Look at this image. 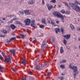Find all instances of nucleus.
<instances>
[{
    "label": "nucleus",
    "mask_w": 80,
    "mask_h": 80,
    "mask_svg": "<svg viewBox=\"0 0 80 80\" xmlns=\"http://www.w3.org/2000/svg\"><path fill=\"white\" fill-rule=\"evenodd\" d=\"M24 22L25 23L26 25H29L30 23V22H31V20L30 19L27 18L24 20Z\"/></svg>",
    "instance_id": "20e7f679"
},
{
    "label": "nucleus",
    "mask_w": 80,
    "mask_h": 80,
    "mask_svg": "<svg viewBox=\"0 0 80 80\" xmlns=\"http://www.w3.org/2000/svg\"><path fill=\"white\" fill-rule=\"evenodd\" d=\"M45 26L43 25H41L40 26V28H44Z\"/></svg>",
    "instance_id": "ea45409f"
},
{
    "label": "nucleus",
    "mask_w": 80,
    "mask_h": 80,
    "mask_svg": "<svg viewBox=\"0 0 80 80\" xmlns=\"http://www.w3.org/2000/svg\"><path fill=\"white\" fill-rule=\"evenodd\" d=\"M2 37H3V38H5V37H6V36L5 35H2Z\"/></svg>",
    "instance_id": "3c124183"
},
{
    "label": "nucleus",
    "mask_w": 80,
    "mask_h": 80,
    "mask_svg": "<svg viewBox=\"0 0 80 80\" xmlns=\"http://www.w3.org/2000/svg\"><path fill=\"white\" fill-rule=\"evenodd\" d=\"M12 58H10V57L8 58H6L5 57V59L4 60V62H6V61H7L9 63H11V59Z\"/></svg>",
    "instance_id": "39448f33"
},
{
    "label": "nucleus",
    "mask_w": 80,
    "mask_h": 80,
    "mask_svg": "<svg viewBox=\"0 0 80 80\" xmlns=\"http://www.w3.org/2000/svg\"><path fill=\"white\" fill-rule=\"evenodd\" d=\"M55 29L56 30H57V31H58V32H59L60 31V29L58 28H56Z\"/></svg>",
    "instance_id": "f704fd0d"
},
{
    "label": "nucleus",
    "mask_w": 80,
    "mask_h": 80,
    "mask_svg": "<svg viewBox=\"0 0 80 80\" xmlns=\"http://www.w3.org/2000/svg\"><path fill=\"white\" fill-rule=\"evenodd\" d=\"M19 13L21 15H23V14H24V12L20 11L19 12Z\"/></svg>",
    "instance_id": "72a5a7b5"
},
{
    "label": "nucleus",
    "mask_w": 80,
    "mask_h": 80,
    "mask_svg": "<svg viewBox=\"0 0 80 80\" xmlns=\"http://www.w3.org/2000/svg\"><path fill=\"white\" fill-rule=\"evenodd\" d=\"M47 20L48 23L50 24L51 23H52V19H50V18H48Z\"/></svg>",
    "instance_id": "dca6fc26"
},
{
    "label": "nucleus",
    "mask_w": 80,
    "mask_h": 80,
    "mask_svg": "<svg viewBox=\"0 0 80 80\" xmlns=\"http://www.w3.org/2000/svg\"><path fill=\"white\" fill-rule=\"evenodd\" d=\"M63 42L64 45H66V44H67V41H66V40L64 39L63 41Z\"/></svg>",
    "instance_id": "7c9ffc66"
},
{
    "label": "nucleus",
    "mask_w": 80,
    "mask_h": 80,
    "mask_svg": "<svg viewBox=\"0 0 80 80\" xmlns=\"http://www.w3.org/2000/svg\"><path fill=\"white\" fill-rule=\"evenodd\" d=\"M2 18L3 20H6V18Z\"/></svg>",
    "instance_id": "603ef678"
},
{
    "label": "nucleus",
    "mask_w": 80,
    "mask_h": 80,
    "mask_svg": "<svg viewBox=\"0 0 80 80\" xmlns=\"http://www.w3.org/2000/svg\"><path fill=\"white\" fill-rule=\"evenodd\" d=\"M59 78H60L61 80H63V79H64V78H63V77L60 76L59 77Z\"/></svg>",
    "instance_id": "c756f323"
},
{
    "label": "nucleus",
    "mask_w": 80,
    "mask_h": 80,
    "mask_svg": "<svg viewBox=\"0 0 80 80\" xmlns=\"http://www.w3.org/2000/svg\"><path fill=\"white\" fill-rule=\"evenodd\" d=\"M54 41H55V39L53 38H51L50 39V42L52 43L53 42H54Z\"/></svg>",
    "instance_id": "412c9836"
},
{
    "label": "nucleus",
    "mask_w": 80,
    "mask_h": 80,
    "mask_svg": "<svg viewBox=\"0 0 80 80\" xmlns=\"http://www.w3.org/2000/svg\"><path fill=\"white\" fill-rule=\"evenodd\" d=\"M64 37L66 39H69L70 38V35H66L64 36Z\"/></svg>",
    "instance_id": "f8f14e48"
},
{
    "label": "nucleus",
    "mask_w": 80,
    "mask_h": 80,
    "mask_svg": "<svg viewBox=\"0 0 80 80\" xmlns=\"http://www.w3.org/2000/svg\"><path fill=\"white\" fill-rule=\"evenodd\" d=\"M16 23L17 24H19V25H22V23L20 22H19V21H17L16 22Z\"/></svg>",
    "instance_id": "b1692460"
},
{
    "label": "nucleus",
    "mask_w": 80,
    "mask_h": 80,
    "mask_svg": "<svg viewBox=\"0 0 80 80\" xmlns=\"http://www.w3.org/2000/svg\"><path fill=\"white\" fill-rule=\"evenodd\" d=\"M64 30H65V28L63 27H62L61 28V31L62 32V34H63L65 32H64Z\"/></svg>",
    "instance_id": "ddd939ff"
},
{
    "label": "nucleus",
    "mask_w": 80,
    "mask_h": 80,
    "mask_svg": "<svg viewBox=\"0 0 80 80\" xmlns=\"http://www.w3.org/2000/svg\"><path fill=\"white\" fill-rule=\"evenodd\" d=\"M53 15L55 16H57L58 18H60L61 19V21L62 22L64 23V17L60 14V13L58 12H55L53 13Z\"/></svg>",
    "instance_id": "f03ea898"
},
{
    "label": "nucleus",
    "mask_w": 80,
    "mask_h": 80,
    "mask_svg": "<svg viewBox=\"0 0 80 80\" xmlns=\"http://www.w3.org/2000/svg\"><path fill=\"white\" fill-rule=\"evenodd\" d=\"M31 26L32 27H33V28H37V27L36 26L35 23H31Z\"/></svg>",
    "instance_id": "9b49d317"
},
{
    "label": "nucleus",
    "mask_w": 80,
    "mask_h": 80,
    "mask_svg": "<svg viewBox=\"0 0 80 80\" xmlns=\"http://www.w3.org/2000/svg\"><path fill=\"white\" fill-rule=\"evenodd\" d=\"M69 67L70 68H71V69H72V70H73V75L74 78H75V76L76 75H78V70H77V67L74 66H71V64L69 65Z\"/></svg>",
    "instance_id": "f257e3e1"
},
{
    "label": "nucleus",
    "mask_w": 80,
    "mask_h": 80,
    "mask_svg": "<svg viewBox=\"0 0 80 80\" xmlns=\"http://www.w3.org/2000/svg\"><path fill=\"white\" fill-rule=\"evenodd\" d=\"M67 48L68 50H70V48L68 47H67Z\"/></svg>",
    "instance_id": "680f3d73"
},
{
    "label": "nucleus",
    "mask_w": 80,
    "mask_h": 80,
    "mask_svg": "<svg viewBox=\"0 0 80 80\" xmlns=\"http://www.w3.org/2000/svg\"><path fill=\"white\" fill-rule=\"evenodd\" d=\"M42 5H44V4H45V2H44V0H42Z\"/></svg>",
    "instance_id": "4c0bfd02"
},
{
    "label": "nucleus",
    "mask_w": 80,
    "mask_h": 80,
    "mask_svg": "<svg viewBox=\"0 0 80 80\" xmlns=\"http://www.w3.org/2000/svg\"><path fill=\"white\" fill-rule=\"evenodd\" d=\"M33 72H32L30 71V72H29V74H32Z\"/></svg>",
    "instance_id": "e2e57ef3"
},
{
    "label": "nucleus",
    "mask_w": 80,
    "mask_h": 80,
    "mask_svg": "<svg viewBox=\"0 0 80 80\" xmlns=\"http://www.w3.org/2000/svg\"><path fill=\"white\" fill-rule=\"evenodd\" d=\"M7 43H10V40L9 41H7Z\"/></svg>",
    "instance_id": "4d7b16f0"
},
{
    "label": "nucleus",
    "mask_w": 80,
    "mask_h": 80,
    "mask_svg": "<svg viewBox=\"0 0 80 80\" xmlns=\"http://www.w3.org/2000/svg\"><path fill=\"white\" fill-rule=\"evenodd\" d=\"M61 12L62 13L64 14V13H65V10L62 9L61 10Z\"/></svg>",
    "instance_id": "cd10ccee"
},
{
    "label": "nucleus",
    "mask_w": 80,
    "mask_h": 80,
    "mask_svg": "<svg viewBox=\"0 0 80 80\" xmlns=\"http://www.w3.org/2000/svg\"><path fill=\"white\" fill-rule=\"evenodd\" d=\"M26 62V60L25 59H24L22 60V64H24Z\"/></svg>",
    "instance_id": "393cba45"
},
{
    "label": "nucleus",
    "mask_w": 80,
    "mask_h": 80,
    "mask_svg": "<svg viewBox=\"0 0 80 80\" xmlns=\"http://www.w3.org/2000/svg\"><path fill=\"white\" fill-rule=\"evenodd\" d=\"M75 3L76 4H78L79 3V2H78V1H75Z\"/></svg>",
    "instance_id": "37998d69"
},
{
    "label": "nucleus",
    "mask_w": 80,
    "mask_h": 80,
    "mask_svg": "<svg viewBox=\"0 0 80 80\" xmlns=\"http://www.w3.org/2000/svg\"><path fill=\"white\" fill-rule=\"evenodd\" d=\"M46 75H47V76L48 77H50V74L48 73H47Z\"/></svg>",
    "instance_id": "58836bf2"
},
{
    "label": "nucleus",
    "mask_w": 80,
    "mask_h": 80,
    "mask_svg": "<svg viewBox=\"0 0 80 80\" xmlns=\"http://www.w3.org/2000/svg\"><path fill=\"white\" fill-rule=\"evenodd\" d=\"M78 49H79V50H80V45L79 46Z\"/></svg>",
    "instance_id": "338daca9"
},
{
    "label": "nucleus",
    "mask_w": 80,
    "mask_h": 80,
    "mask_svg": "<svg viewBox=\"0 0 80 80\" xmlns=\"http://www.w3.org/2000/svg\"><path fill=\"white\" fill-rule=\"evenodd\" d=\"M24 12L26 15H30V10H25L24 11Z\"/></svg>",
    "instance_id": "0eeeda50"
},
{
    "label": "nucleus",
    "mask_w": 80,
    "mask_h": 80,
    "mask_svg": "<svg viewBox=\"0 0 80 80\" xmlns=\"http://www.w3.org/2000/svg\"><path fill=\"white\" fill-rule=\"evenodd\" d=\"M13 21V19H12L10 21H9L8 22V23H12V22Z\"/></svg>",
    "instance_id": "c9c22d12"
},
{
    "label": "nucleus",
    "mask_w": 80,
    "mask_h": 80,
    "mask_svg": "<svg viewBox=\"0 0 80 80\" xmlns=\"http://www.w3.org/2000/svg\"><path fill=\"white\" fill-rule=\"evenodd\" d=\"M11 69H12V70L14 72H15V70H14V69H13V68H11Z\"/></svg>",
    "instance_id": "864d4df0"
},
{
    "label": "nucleus",
    "mask_w": 80,
    "mask_h": 80,
    "mask_svg": "<svg viewBox=\"0 0 80 80\" xmlns=\"http://www.w3.org/2000/svg\"><path fill=\"white\" fill-rule=\"evenodd\" d=\"M2 54L3 55V56H4L5 55V54L4 52H2Z\"/></svg>",
    "instance_id": "79ce46f5"
},
{
    "label": "nucleus",
    "mask_w": 80,
    "mask_h": 80,
    "mask_svg": "<svg viewBox=\"0 0 80 80\" xmlns=\"http://www.w3.org/2000/svg\"><path fill=\"white\" fill-rule=\"evenodd\" d=\"M15 39V38H11L10 39V42H12V41H13V40H14Z\"/></svg>",
    "instance_id": "473e14b6"
},
{
    "label": "nucleus",
    "mask_w": 80,
    "mask_h": 80,
    "mask_svg": "<svg viewBox=\"0 0 80 80\" xmlns=\"http://www.w3.org/2000/svg\"><path fill=\"white\" fill-rule=\"evenodd\" d=\"M24 32H28V31H27V30H24Z\"/></svg>",
    "instance_id": "052dcab7"
},
{
    "label": "nucleus",
    "mask_w": 80,
    "mask_h": 80,
    "mask_svg": "<svg viewBox=\"0 0 80 80\" xmlns=\"http://www.w3.org/2000/svg\"><path fill=\"white\" fill-rule=\"evenodd\" d=\"M35 22L34 20H32L31 23H35Z\"/></svg>",
    "instance_id": "de8ad7c7"
},
{
    "label": "nucleus",
    "mask_w": 80,
    "mask_h": 80,
    "mask_svg": "<svg viewBox=\"0 0 80 80\" xmlns=\"http://www.w3.org/2000/svg\"><path fill=\"white\" fill-rule=\"evenodd\" d=\"M64 3L65 4V5L67 7H68V8H69V6H68V3H67V2H65Z\"/></svg>",
    "instance_id": "a878e982"
},
{
    "label": "nucleus",
    "mask_w": 80,
    "mask_h": 80,
    "mask_svg": "<svg viewBox=\"0 0 80 80\" xmlns=\"http://www.w3.org/2000/svg\"><path fill=\"white\" fill-rule=\"evenodd\" d=\"M59 22H59V21H56V23H59Z\"/></svg>",
    "instance_id": "5fc2aeb1"
},
{
    "label": "nucleus",
    "mask_w": 80,
    "mask_h": 80,
    "mask_svg": "<svg viewBox=\"0 0 80 80\" xmlns=\"http://www.w3.org/2000/svg\"><path fill=\"white\" fill-rule=\"evenodd\" d=\"M29 78L30 80H34V77L32 76H29Z\"/></svg>",
    "instance_id": "c85d7f7f"
},
{
    "label": "nucleus",
    "mask_w": 80,
    "mask_h": 80,
    "mask_svg": "<svg viewBox=\"0 0 80 80\" xmlns=\"http://www.w3.org/2000/svg\"><path fill=\"white\" fill-rule=\"evenodd\" d=\"M60 52L61 53H62L63 52V47H61L60 49Z\"/></svg>",
    "instance_id": "aec40b11"
},
{
    "label": "nucleus",
    "mask_w": 80,
    "mask_h": 80,
    "mask_svg": "<svg viewBox=\"0 0 80 80\" xmlns=\"http://www.w3.org/2000/svg\"><path fill=\"white\" fill-rule=\"evenodd\" d=\"M46 21V19H42V23H44V24H46V22H45Z\"/></svg>",
    "instance_id": "4be33fe9"
},
{
    "label": "nucleus",
    "mask_w": 80,
    "mask_h": 80,
    "mask_svg": "<svg viewBox=\"0 0 80 80\" xmlns=\"http://www.w3.org/2000/svg\"><path fill=\"white\" fill-rule=\"evenodd\" d=\"M47 6L49 10H50L51 9L53 8V6L52 5H51L47 4Z\"/></svg>",
    "instance_id": "6e6552de"
},
{
    "label": "nucleus",
    "mask_w": 80,
    "mask_h": 80,
    "mask_svg": "<svg viewBox=\"0 0 80 80\" xmlns=\"http://www.w3.org/2000/svg\"><path fill=\"white\" fill-rule=\"evenodd\" d=\"M78 40L79 41H80V37L79 38V39H78Z\"/></svg>",
    "instance_id": "774afa93"
},
{
    "label": "nucleus",
    "mask_w": 80,
    "mask_h": 80,
    "mask_svg": "<svg viewBox=\"0 0 80 80\" xmlns=\"http://www.w3.org/2000/svg\"><path fill=\"white\" fill-rule=\"evenodd\" d=\"M60 67L61 68H62V69H63V68H65V66L63 65H61Z\"/></svg>",
    "instance_id": "bb28decb"
},
{
    "label": "nucleus",
    "mask_w": 80,
    "mask_h": 80,
    "mask_svg": "<svg viewBox=\"0 0 80 80\" xmlns=\"http://www.w3.org/2000/svg\"><path fill=\"white\" fill-rule=\"evenodd\" d=\"M55 32H56V33H58V31H57V30H56V31Z\"/></svg>",
    "instance_id": "0e129e2a"
},
{
    "label": "nucleus",
    "mask_w": 80,
    "mask_h": 80,
    "mask_svg": "<svg viewBox=\"0 0 80 80\" xmlns=\"http://www.w3.org/2000/svg\"><path fill=\"white\" fill-rule=\"evenodd\" d=\"M50 24H52L53 27H56L57 26V25L55 24V22L52 21V22L51 23H50Z\"/></svg>",
    "instance_id": "6ab92c4d"
},
{
    "label": "nucleus",
    "mask_w": 80,
    "mask_h": 80,
    "mask_svg": "<svg viewBox=\"0 0 80 80\" xmlns=\"http://www.w3.org/2000/svg\"><path fill=\"white\" fill-rule=\"evenodd\" d=\"M3 33H7V31H6V30H3Z\"/></svg>",
    "instance_id": "49530a36"
},
{
    "label": "nucleus",
    "mask_w": 80,
    "mask_h": 80,
    "mask_svg": "<svg viewBox=\"0 0 80 80\" xmlns=\"http://www.w3.org/2000/svg\"><path fill=\"white\" fill-rule=\"evenodd\" d=\"M16 51V50L14 49H10L9 50V52H10L11 53H12V54H13V55H15V54Z\"/></svg>",
    "instance_id": "9d476101"
},
{
    "label": "nucleus",
    "mask_w": 80,
    "mask_h": 80,
    "mask_svg": "<svg viewBox=\"0 0 80 80\" xmlns=\"http://www.w3.org/2000/svg\"><path fill=\"white\" fill-rule=\"evenodd\" d=\"M13 16L12 15H8L7 17H13Z\"/></svg>",
    "instance_id": "c03bdc74"
},
{
    "label": "nucleus",
    "mask_w": 80,
    "mask_h": 80,
    "mask_svg": "<svg viewBox=\"0 0 80 80\" xmlns=\"http://www.w3.org/2000/svg\"><path fill=\"white\" fill-rule=\"evenodd\" d=\"M40 66L39 65H38L36 67V69L38 70H41L42 68H40Z\"/></svg>",
    "instance_id": "4468645a"
},
{
    "label": "nucleus",
    "mask_w": 80,
    "mask_h": 80,
    "mask_svg": "<svg viewBox=\"0 0 80 80\" xmlns=\"http://www.w3.org/2000/svg\"><path fill=\"white\" fill-rule=\"evenodd\" d=\"M74 48L75 49H77V48L76 47H74Z\"/></svg>",
    "instance_id": "69168bd1"
},
{
    "label": "nucleus",
    "mask_w": 80,
    "mask_h": 80,
    "mask_svg": "<svg viewBox=\"0 0 80 80\" xmlns=\"http://www.w3.org/2000/svg\"><path fill=\"white\" fill-rule=\"evenodd\" d=\"M77 30H78V31L80 32V27H78L77 28Z\"/></svg>",
    "instance_id": "a19ab883"
},
{
    "label": "nucleus",
    "mask_w": 80,
    "mask_h": 80,
    "mask_svg": "<svg viewBox=\"0 0 80 80\" xmlns=\"http://www.w3.org/2000/svg\"><path fill=\"white\" fill-rule=\"evenodd\" d=\"M66 62H67V60L64 59L62 60V61H61L60 63H65Z\"/></svg>",
    "instance_id": "5701e85b"
},
{
    "label": "nucleus",
    "mask_w": 80,
    "mask_h": 80,
    "mask_svg": "<svg viewBox=\"0 0 80 80\" xmlns=\"http://www.w3.org/2000/svg\"><path fill=\"white\" fill-rule=\"evenodd\" d=\"M10 27L12 28V30H15V28H17V26L12 24L10 25Z\"/></svg>",
    "instance_id": "423d86ee"
},
{
    "label": "nucleus",
    "mask_w": 80,
    "mask_h": 80,
    "mask_svg": "<svg viewBox=\"0 0 80 80\" xmlns=\"http://www.w3.org/2000/svg\"><path fill=\"white\" fill-rule=\"evenodd\" d=\"M28 3L30 5H32L35 3V1L34 0H30L28 1Z\"/></svg>",
    "instance_id": "1a4fd4ad"
},
{
    "label": "nucleus",
    "mask_w": 80,
    "mask_h": 80,
    "mask_svg": "<svg viewBox=\"0 0 80 80\" xmlns=\"http://www.w3.org/2000/svg\"><path fill=\"white\" fill-rule=\"evenodd\" d=\"M70 27L71 28L72 30H74L75 27H74V26H73V25L70 24Z\"/></svg>",
    "instance_id": "2eb2a0df"
},
{
    "label": "nucleus",
    "mask_w": 80,
    "mask_h": 80,
    "mask_svg": "<svg viewBox=\"0 0 80 80\" xmlns=\"http://www.w3.org/2000/svg\"><path fill=\"white\" fill-rule=\"evenodd\" d=\"M0 59H1V60L2 59V56H1L0 54Z\"/></svg>",
    "instance_id": "6e6d98bb"
},
{
    "label": "nucleus",
    "mask_w": 80,
    "mask_h": 80,
    "mask_svg": "<svg viewBox=\"0 0 80 80\" xmlns=\"http://www.w3.org/2000/svg\"><path fill=\"white\" fill-rule=\"evenodd\" d=\"M48 65V62H45L44 66H46V65Z\"/></svg>",
    "instance_id": "09e8293b"
},
{
    "label": "nucleus",
    "mask_w": 80,
    "mask_h": 80,
    "mask_svg": "<svg viewBox=\"0 0 80 80\" xmlns=\"http://www.w3.org/2000/svg\"><path fill=\"white\" fill-rule=\"evenodd\" d=\"M47 47V42H45V41H44L42 45V51H43V50H44V48H45V47Z\"/></svg>",
    "instance_id": "7ed1b4c3"
},
{
    "label": "nucleus",
    "mask_w": 80,
    "mask_h": 80,
    "mask_svg": "<svg viewBox=\"0 0 80 80\" xmlns=\"http://www.w3.org/2000/svg\"><path fill=\"white\" fill-rule=\"evenodd\" d=\"M0 72H3V70H4V68L1 67L0 66Z\"/></svg>",
    "instance_id": "a211bd4d"
},
{
    "label": "nucleus",
    "mask_w": 80,
    "mask_h": 80,
    "mask_svg": "<svg viewBox=\"0 0 80 80\" xmlns=\"http://www.w3.org/2000/svg\"><path fill=\"white\" fill-rule=\"evenodd\" d=\"M35 40L34 41V43L35 42H37V40H36V39H35Z\"/></svg>",
    "instance_id": "bf43d9fd"
},
{
    "label": "nucleus",
    "mask_w": 80,
    "mask_h": 80,
    "mask_svg": "<svg viewBox=\"0 0 80 80\" xmlns=\"http://www.w3.org/2000/svg\"><path fill=\"white\" fill-rule=\"evenodd\" d=\"M51 3H55L56 2V0H52L50 1Z\"/></svg>",
    "instance_id": "2f4dec72"
},
{
    "label": "nucleus",
    "mask_w": 80,
    "mask_h": 80,
    "mask_svg": "<svg viewBox=\"0 0 80 80\" xmlns=\"http://www.w3.org/2000/svg\"><path fill=\"white\" fill-rule=\"evenodd\" d=\"M21 80H27L26 77H25V78L23 77L21 79Z\"/></svg>",
    "instance_id": "e433bc0d"
},
{
    "label": "nucleus",
    "mask_w": 80,
    "mask_h": 80,
    "mask_svg": "<svg viewBox=\"0 0 80 80\" xmlns=\"http://www.w3.org/2000/svg\"><path fill=\"white\" fill-rule=\"evenodd\" d=\"M13 20H17V19L16 18H13Z\"/></svg>",
    "instance_id": "8fccbe9b"
},
{
    "label": "nucleus",
    "mask_w": 80,
    "mask_h": 80,
    "mask_svg": "<svg viewBox=\"0 0 80 80\" xmlns=\"http://www.w3.org/2000/svg\"><path fill=\"white\" fill-rule=\"evenodd\" d=\"M66 13H67V14H70V12L68 11H67L66 12Z\"/></svg>",
    "instance_id": "a18cd8bd"
},
{
    "label": "nucleus",
    "mask_w": 80,
    "mask_h": 80,
    "mask_svg": "<svg viewBox=\"0 0 80 80\" xmlns=\"http://www.w3.org/2000/svg\"><path fill=\"white\" fill-rule=\"evenodd\" d=\"M69 5L70 6V7H72V8H73V7H74V4H73V3H70L69 4Z\"/></svg>",
    "instance_id": "f3484780"
},
{
    "label": "nucleus",
    "mask_w": 80,
    "mask_h": 80,
    "mask_svg": "<svg viewBox=\"0 0 80 80\" xmlns=\"http://www.w3.org/2000/svg\"><path fill=\"white\" fill-rule=\"evenodd\" d=\"M20 36H22H22H24V34H20Z\"/></svg>",
    "instance_id": "13d9d810"
}]
</instances>
